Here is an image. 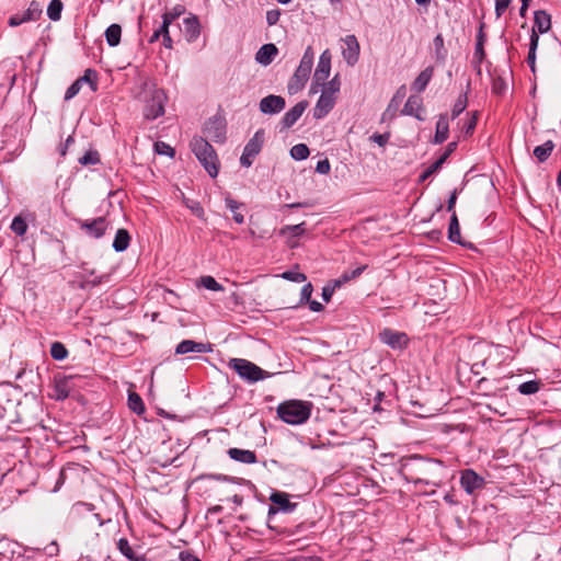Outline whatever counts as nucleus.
<instances>
[{"label":"nucleus","mask_w":561,"mask_h":561,"mask_svg":"<svg viewBox=\"0 0 561 561\" xmlns=\"http://www.w3.org/2000/svg\"><path fill=\"white\" fill-rule=\"evenodd\" d=\"M468 100L467 93L461 94L455 102L451 110V118L455 119L458 117L467 107Z\"/></svg>","instance_id":"nucleus-43"},{"label":"nucleus","mask_w":561,"mask_h":561,"mask_svg":"<svg viewBox=\"0 0 561 561\" xmlns=\"http://www.w3.org/2000/svg\"><path fill=\"white\" fill-rule=\"evenodd\" d=\"M331 72V53L325 49L319 58L316 71L313 73L310 93H317L321 84H325Z\"/></svg>","instance_id":"nucleus-8"},{"label":"nucleus","mask_w":561,"mask_h":561,"mask_svg":"<svg viewBox=\"0 0 561 561\" xmlns=\"http://www.w3.org/2000/svg\"><path fill=\"white\" fill-rule=\"evenodd\" d=\"M312 285L310 283L305 284L300 291V304L309 301L312 295Z\"/></svg>","instance_id":"nucleus-54"},{"label":"nucleus","mask_w":561,"mask_h":561,"mask_svg":"<svg viewBox=\"0 0 561 561\" xmlns=\"http://www.w3.org/2000/svg\"><path fill=\"white\" fill-rule=\"evenodd\" d=\"M130 236L126 229H118L116 231L113 248L116 252H123L129 247Z\"/></svg>","instance_id":"nucleus-26"},{"label":"nucleus","mask_w":561,"mask_h":561,"mask_svg":"<svg viewBox=\"0 0 561 561\" xmlns=\"http://www.w3.org/2000/svg\"><path fill=\"white\" fill-rule=\"evenodd\" d=\"M512 0H496L495 1V14L496 18H501L503 13L507 10L510 7Z\"/></svg>","instance_id":"nucleus-53"},{"label":"nucleus","mask_w":561,"mask_h":561,"mask_svg":"<svg viewBox=\"0 0 561 561\" xmlns=\"http://www.w3.org/2000/svg\"><path fill=\"white\" fill-rule=\"evenodd\" d=\"M540 383L537 380H529L520 383L518 386V391L522 394H534L539 391Z\"/></svg>","instance_id":"nucleus-44"},{"label":"nucleus","mask_w":561,"mask_h":561,"mask_svg":"<svg viewBox=\"0 0 561 561\" xmlns=\"http://www.w3.org/2000/svg\"><path fill=\"white\" fill-rule=\"evenodd\" d=\"M307 302L309 304V308L311 311L319 312L323 309L322 304H320L317 300L309 299V301H307Z\"/></svg>","instance_id":"nucleus-63"},{"label":"nucleus","mask_w":561,"mask_h":561,"mask_svg":"<svg viewBox=\"0 0 561 561\" xmlns=\"http://www.w3.org/2000/svg\"><path fill=\"white\" fill-rule=\"evenodd\" d=\"M331 170V164L328 159H323L318 161L316 165V171L320 174H328Z\"/></svg>","instance_id":"nucleus-56"},{"label":"nucleus","mask_w":561,"mask_h":561,"mask_svg":"<svg viewBox=\"0 0 561 561\" xmlns=\"http://www.w3.org/2000/svg\"><path fill=\"white\" fill-rule=\"evenodd\" d=\"M551 27L550 15L545 11H536L534 16L533 32L543 34Z\"/></svg>","instance_id":"nucleus-20"},{"label":"nucleus","mask_w":561,"mask_h":561,"mask_svg":"<svg viewBox=\"0 0 561 561\" xmlns=\"http://www.w3.org/2000/svg\"><path fill=\"white\" fill-rule=\"evenodd\" d=\"M191 148L207 173L216 178L218 175L217 156L211 145L202 137H195L191 141Z\"/></svg>","instance_id":"nucleus-3"},{"label":"nucleus","mask_w":561,"mask_h":561,"mask_svg":"<svg viewBox=\"0 0 561 561\" xmlns=\"http://www.w3.org/2000/svg\"><path fill=\"white\" fill-rule=\"evenodd\" d=\"M128 405L137 414H141L145 412V405H144L142 399L136 392H129Z\"/></svg>","instance_id":"nucleus-39"},{"label":"nucleus","mask_w":561,"mask_h":561,"mask_svg":"<svg viewBox=\"0 0 561 561\" xmlns=\"http://www.w3.org/2000/svg\"><path fill=\"white\" fill-rule=\"evenodd\" d=\"M56 399L64 400L69 396L66 382H58L56 385Z\"/></svg>","instance_id":"nucleus-55"},{"label":"nucleus","mask_w":561,"mask_h":561,"mask_svg":"<svg viewBox=\"0 0 561 561\" xmlns=\"http://www.w3.org/2000/svg\"><path fill=\"white\" fill-rule=\"evenodd\" d=\"M184 33L188 42L195 41L199 36V22L195 15L187 16L183 20Z\"/></svg>","instance_id":"nucleus-23"},{"label":"nucleus","mask_w":561,"mask_h":561,"mask_svg":"<svg viewBox=\"0 0 561 561\" xmlns=\"http://www.w3.org/2000/svg\"><path fill=\"white\" fill-rule=\"evenodd\" d=\"M43 9L39 2L32 1L27 9L21 13L13 14L9 19L10 26H19L30 21H36L42 15Z\"/></svg>","instance_id":"nucleus-10"},{"label":"nucleus","mask_w":561,"mask_h":561,"mask_svg":"<svg viewBox=\"0 0 561 561\" xmlns=\"http://www.w3.org/2000/svg\"><path fill=\"white\" fill-rule=\"evenodd\" d=\"M539 43V36L535 32L530 35V44H529V51L527 56V62L533 71H535V64H536V50Z\"/></svg>","instance_id":"nucleus-32"},{"label":"nucleus","mask_w":561,"mask_h":561,"mask_svg":"<svg viewBox=\"0 0 561 561\" xmlns=\"http://www.w3.org/2000/svg\"><path fill=\"white\" fill-rule=\"evenodd\" d=\"M81 229H84L88 234L94 238H101L107 228L105 218L99 217L92 221H82L80 224Z\"/></svg>","instance_id":"nucleus-16"},{"label":"nucleus","mask_w":561,"mask_h":561,"mask_svg":"<svg viewBox=\"0 0 561 561\" xmlns=\"http://www.w3.org/2000/svg\"><path fill=\"white\" fill-rule=\"evenodd\" d=\"M380 341L392 348H403L408 344L405 333L397 332L391 329H383L379 333Z\"/></svg>","instance_id":"nucleus-13"},{"label":"nucleus","mask_w":561,"mask_h":561,"mask_svg":"<svg viewBox=\"0 0 561 561\" xmlns=\"http://www.w3.org/2000/svg\"><path fill=\"white\" fill-rule=\"evenodd\" d=\"M270 500L273 504L277 505L279 510L290 513L297 504L289 501L288 494L280 491H275L271 494Z\"/></svg>","instance_id":"nucleus-21"},{"label":"nucleus","mask_w":561,"mask_h":561,"mask_svg":"<svg viewBox=\"0 0 561 561\" xmlns=\"http://www.w3.org/2000/svg\"><path fill=\"white\" fill-rule=\"evenodd\" d=\"M77 81L83 87L88 84L92 92L98 90V73L93 69H87L84 75L77 79Z\"/></svg>","instance_id":"nucleus-29"},{"label":"nucleus","mask_w":561,"mask_h":561,"mask_svg":"<svg viewBox=\"0 0 561 561\" xmlns=\"http://www.w3.org/2000/svg\"><path fill=\"white\" fill-rule=\"evenodd\" d=\"M99 161L100 157L96 151H88L79 159V162L83 165L96 164Z\"/></svg>","instance_id":"nucleus-49"},{"label":"nucleus","mask_w":561,"mask_h":561,"mask_svg":"<svg viewBox=\"0 0 561 561\" xmlns=\"http://www.w3.org/2000/svg\"><path fill=\"white\" fill-rule=\"evenodd\" d=\"M449 135V123L447 114H440L436 123L434 144H443Z\"/></svg>","instance_id":"nucleus-22"},{"label":"nucleus","mask_w":561,"mask_h":561,"mask_svg":"<svg viewBox=\"0 0 561 561\" xmlns=\"http://www.w3.org/2000/svg\"><path fill=\"white\" fill-rule=\"evenodd\" d=\"M456 201H457V192L454 191L451 193V195L449 196V199L447 202V210L448 211H453L454 213V207L456 205Z\"/></svg>","instance_id":"nucleus-62"},{"label":"nucleus","mask_w":561,"mask_h":561,"mask_svg":"<svg viewBox=\"0 0 561 561\" xmlns=\"http://www.w3.org/2000/svg\"><path fill=\"white\" fill-rule=\"evenodd\" d=\"M460 485L468 495H473L477 491L485 486V480L473 469H463L460 471Z\"/></svg>","instance_id":"nucleus-9"},{"label":"nucleus","mask_w":561,"mask_h":561,"mask_svg":"<svg viewBox=\"0 0 561 561\" xmlns=\"http://www.w3.org/2000/svg\"><path fill=\"white\" fill-rule=\"evenodd\" d=\"M314 53L311 46H308L300 59L294 76L288 82V92L295 94L300 91L307 83L312 69Z\"/></svg>","instance_id":"nucleus-4"},{"label":"nucleus","mask_w":561,"mask_h":561,"mask_svg":"<svg viewBox=\"0 0 561 561\" xmlns=\"http://www.w3.org/2000/svg\"><path fill=\"white\" fill-rule=\"evenodd\" d=\"M433 73H434V68L433 67H427L425 68L414 80L412 87L415 91L417 92H422L425 90V88L427 87V84L430 83L432 77H433Z\"/></svg>","instance_id":"nucleus-24"},{"label":"nucleus","mask_w":561,"mask_h":561,"mask_svg":"<svg viewBox=\"0 0 561 561\" xmlns=\"http://www.w3.org/2000/svg\"><path fill=\"white\" fill-rule=\"evenodd\" d=\"M229 366L242 378L250 382L265 379L268 375L255 364L243 359L233 358L229 362Z\"/></svg>","instance_id":"nucleus-6"},{"label":"nucleus","mask_w":561,"mask_h":561,"mask_svg":"<svg viewBox=\"0 0 561 561\" xmlns=\"http://www.w3.org/2000/svg\"><path fill=\"white\" fill-rule=\"evenodd\" d=\"M312 403L301 400H287L277 407L278 417L287 424L299 425L310 417Z\"/></svg>","instance_id":"nucleus-1"},{"label":"nucleus","mask_w":561,"mask_h":561,"mask_svg":"<svg viewBox=\"0 0 561 561\" xmlns=\"http://www.w3.org/2000/svg\"><path fill=\"white\" fill-rule=\"evenodd\" d=\"M50 355L56 360H62L68 356V351L60 342H54L50 346Z\"/></svg>","instance_id":"nucleus-42"},{"label":"nucleus","mask_w":561,"mask_h":561,"mask_svg":"<svg viewBox=\"0 0 561 561\" xmlns=\"http://www.w3.org/2000/svg\"><path fill=\"white\" fill-rule=\"evenodd\" d=\"M282 278L294 282V283H304L306 280V275L298 271H286L282 275Z\"/></svg>","instance_id":"nucleus-48"},{"label":"nucleus","mask_w":561,"mask_h":561,"mask_svg":"<svg viewBox=\"0 0 561 561\" xmlns=\"http://www.w3.org/2000/svg\"><path fill=\"white\" fill-rule=\"evenodd\" d=\"M553 148L554 144L551 140H547L545 144L537 146L534 149V156L538 159L539 162H543L549 158Z\"/></svg>","instance_id":"nucleus-31"},{"label":"nucleus","mask_w":561,"mask_h":561,"mask_svg":"<svg viewBox=\"0 0 561 561\" xmlns=\"http://www.w3.org/2000/svg\"><path fill=\"white\" fill-rule=\"evenodd\" d=\"M13 233L19 237H23L27 231L26 220L21 216H15L10 226Z\"/></svg>","instance_id":"nucleus-36"},{"label":"nucleus","mask_w":561,"mask_h":561,"mask_svg":"<svg viewBox=\"0 0 561 561\" xmlns=\"http://www.w3.org/2000/svg\"><path fill=\"white\" fill-rule=\"evenodd\" d=\"M477 116L476 115H472L468 122L465 124L463 126V131L466 133V135H470L472 134V131L474 130L476 126H477Z\"/></svg>","instance_id":"nucleus-59"},{"label":"nucleus","mask_w":561,"mask_h":561,"mask_svg":"<svg viewBox=\"0 0 561 561\" xmlns=\"http://www.w3.org/2000/svg\"><path fill=\"white\" fill-rule=\"evenodd\" d=\"M309 154H310L309 148L305 144H297V145L293 146L290 149V157L297 161L307 159L309 157Z\"/></svg>","instance_id":"nucleus-38"},{"label":"nucleus","mask_w":561,"mask_h":561,"mask_svg":"<svg viewBox=\"0 0 561 561\" xmlns=\"http://www.w3.org/2000/svg\"><path fill=\"white\" fill-rule=\"evenodd\" d=\"M144 101V116L148 121H153L164 114L168 95L163 89L151 85Z\"/></svg>","instance_id":"nucleus-5"},{"label":"nucleus","mask_w":561,"mask_h":561,"mask_svg":"<svg viewBox=\"0 0 561 561\" xmlns=\"http://www.w3.org/2000/svg\"><path fill=\"white\" fill-rule=\"evenodd\" d=\"M280 16L279 10H270L266 12V22L270 26L275 25Z\"/></svg>","instance_id":"nucleus-57"},{"label":"nucleus","mask_w":561,"mask_h":561,"mask_svg":"<svg viewBox=\"0 0 561 561\" xmlns=\"http://www.w3.org/2000/svg\"><path fill=\"white\" fill-rule=\"evenodd\" d=\"M474 57L478 59V61H481L483 59V57H484L482 35H480L478 41H477L476 50H474Z\"/></svg>","instance_id":"nucleus-58"},{"label":"nucleus","mask_w":561,"mask_h":561,"mask_svg":"<svg viewBox=\"0 0 561 561\" xmlns=\"http://www.w3.org/2000/svg\"><path fill=\"white\" fill-rule=\"evenodd\" d=\"M322 88L321 95L313 107V116L317 119L324 118L334 107L337 95L341 89V81L339 75H335Z\"/></svg>","instance_id":"nucleus-2"},{"label":"nucleus","mask_w":561,"mask_h":561,"mask_svg":"<svg viewBox=\"0 0 561 561\" xmlns=\"http://www.w3.org/2000/svg\"><path fill=\"white\" fill-rule=\"evenodd\" d=\"M197 286H202L208 290H213V291H221L224 290V287L221 286V284H219L213 276H202L198 282H197Z\"/></svg>","instance_id":"nucleus-34"},{"label":"nucleus","mask_w":561,"mask_h":561,"mask_svg":"<svg viewBox=\"0 0 561 561\" xmlns=\"http://www.w3.org/2000/svg\"><path fill=\"white\" fill-rule=\"evenodd\" d=\"M172 23L171 22H167V19L162 15V24L160 25V27L158 30H156L153 32V34L151 35L149 42L153 43V42L158 41L161 36L163 37L165 35H170L169 26Z\"/></svg>","instance_id":"nucleus-45"},{"label":"nucleus","mask_w":561,"mask_h":561,"mask_svg":"<svg viewBox=\"0 0 561 561\" xmlns=\"http://www.w3.org/2000/svg\"><path fill=\"white\" fill-rule=\"evenodd\" d=\"M371 138L379 146H385L387 144L389 137H388V135L375 134V135H373Z\"/></svg>","instance_id":"nucleus-60"},{"label":"nucleus","mask_w":561,"mask_h":561,"mask_svg":"<svg viewBox=\"0 0 561 561\" xmlns=\"http://www.w3.org/2000/svg\"><path fill=\"white\" fill-rule=\"evenodd\" d=\"M285 105L283 96L271 94L260 101L259 107L263 114L274 115L280 113Z\"/></svg>","instance_id":"nucleus-12"},{"label":"nucleus","mask_w":561,"mask_h":561,"mask_svg":"<svg viewBox=\"0 0 561 561\" xmlns=\"http://www.w3.org/2000/svg\"><path fill=\"white\" fill-rule=\"evenodd\" d=\"M210 352V345L202 342H195L193 340H183L175 347L176 355H184L188 353H208Z\"/></svg>","instance_id":"nucleus-15"},{"label":"nucleus","mask_w":561,"mask_h":561,"mask_svg":"<svg viewBox=\"0 0 561 561\" xmlns=\"http://www.w3.org/2000/svg\"><path fill=\"white\" fill-rule=\"evenodd\" d=\"M423 113V100L419 95H410L401 111L402 115L413 116L419 121H424Z\"/></svg>","instance_id":"nucleus-14"},{"label":"nucleus","mask_w":561,"mask_h":561,"mask_svg":"<svg viewBox=\"0 0 561 561\" xmlns=\"http://www.w3.org/2000/svg\"><path fill=\"white\" fill-rule=\"evenodd\" d=\"M82 89V85L76 80L66 91L65 93V100L69 101L72 98H75L80 90Z\"/></svg>","instance_id":"nucleus-52"},{"label":"nucleus","mask_w":561,"mask_h":561,"mask_svg":"<svg viewBox=\"0 0 561 561\" xmlns=\"http://www.w3.org/2000/svg\"><path fill=\"white\" fill-rule=\"evenodd\" d=\"M277 54L278 49L274 44H265L257 50L255 60L263 66H268Z\"/></svg>","instance_id":"nucleus-19"},{"label":"nucleus","mask_w":561,"mask_h":561,"mask_svg":"<svg viewBox=\"0 0 561 561\" xmlns=\"http://www.w3.org/2000/svg\"><path fill=\"white\" fill-rule=\"evenodd\" d=\"M448 239L458 244H463L460 236V227L456 213L454 211L448 227Z\"/></svg>","instance_id":"nucleus-27"},{"label":"nucleus","mask_w":561,"mask_h":561,"mask_svg":"<svg viewBox=\"0 0 561 561\" xmlns=\"http://www.w3.org/2000/svg\"><path fill=\"white\" fill-rule=\"evenodd\" d=\"M185 205L196 217L204 218L205 211L198 202L187 199Z\"/></svg>","instance_id":"nucleus-50"},{"label":"nucleus","mask_w":561,"mask_h":561,"mask_svg":"<svg viewBox=\"0 0 561 561\" xmlns=\"http://www.w3.org/2000/svg\"><path fill=\"white\" fill-rule=\"evenodd\" d=\"M227 454L232 460L241 463L251 465L257 461L255 453L249 449L233 447L229 448Z\"/></svg>","instance_id":"nucleus-18"},{"label":"nucleus","mask_w":561,"mask_h":561,"mask_svg":"<svg viewBox=\"0 0 561 561\" xmlns=\"http://www.w3.org/2000/svg\"><path fill=\"white\" fill-rule=\"evenodd\" d=\"M64 4L60 0H51L47 8V15L51 21H59Z\"/></svg>","instance_id":"nucleus-37"},{"label":"nucleus","mask_w":561,"mask_h":561,"mask_svg":"<svg viewBox=\"0 0 561 561\" xmlns=\"http://www.w3.org/2000/svg\"><path fill=\"white\" fill-rule=\"evenodd\" d=\"M456 146H457L456 142L448 144L445 152L440 157H445L446 156V160H447L448 157L451 154V152L456 149Z\"/></svg>","instance_id":"nucleus-64"},{"label":"nucleus","mask_w":561,"mask_h":561,"mask_svg":"<svg viewBox=\"0 0 561 561\" xmlns=\"http://www.w3.org/2000/svg\"><path fill=\"white\" fill-rule=\"evenodd\" d=\"M446 162V156L445 157H439L435 162H433L431 165H428L424 171L423 173L420 175V181L421 182H424L425 180H427L430 176H432L433 174H435L440 168L442 165Z\"/></svg>","instance_id":"nucleus-35"},{"label":"nucleus","mask_w":561,"mask_h":561,"mask_svg":"<svg viewBox=\"0 0 561 561\" xmlns=\"http://www.w3.org/2000/svg\"><path fill=\"white\" fill-rule=\"evenodd\" d=\"M342 42V56L348 66H354L359 59V43L355 35H346Z\"/></svg>","instance_id":"nucleus-11"},{"label":"nucleus","mask_w":561,"mask_h":561,"mask_svg":"<svg viewBox=\"0 0 561 561\" xmlns=\"http://www.w3.org/2000/svg\"><path fill=\"white\" fill-rule=\"evenodd\" d=\"M122 27L118 24H111L105 31V38L110 46L115 47L119 44Z\"/></svg>","instance_id":"nucleus-28"},{"label":"nucleus","mask_w":561,"mask_h":561,"mask_svg":"<svg viewBox=\"0 0 561 561\" xmlns=\"http://www.w3.org/2000/svg\"><path fill=\"white\" fill-rule=\"evenodd\" d=\"M364 270H365V266H360L351 272L343 273L341 275V277L335 282L336 286H340L344 283H347L351 279L358 277L363 273Z\"/></svg>","instance_id":"nucleus-46"},{"label":"nucleus","mask_w":561,"mask_h":561,"mask_svg":"<svg viewBox=\"0 0 561 561\" xmlns=\"http://www.w3.org/2000/svg\"><path fill=\"white\" fill-rule=\"evenodd\" d=\"M154 151L161 156L174 157V149L164 141H157L154 144Z\"/></svg>","instance_id":"nucleus-47"},{"label":"nucleus","mask_w":561,"mask_h":561,"mask_svg":"<svg viewBox=\"0 0 561 561\" xmlns=\"http://www.w3.org/2000/svg\"><path fill=\"white\" fill-rule=\"evenodd\" d=\"M435 48V56L437 60L444 61L447 56V50L444 45V37L442 34H437L433 41Z\"/></svg>","instance_id":"nucleus-40"},{"label":"nucleus","mask_w":561,"mask_h":561,"mask_svg":"<svg viewBox=\"0 0 561 561\" xmlns=\"http://www.w3.org/2000/svg\"><path fill=\"white\" fill-rule=\"evenodd\" d=\"M226 207L232 213L233 220L242 225L244 222V216L239 211V209L243 206L241 203L232 199L229 195L225 198Z\"/></svg>","instance_id":"nucleus-30"},{"label":"nucleus","mask_w":561,"mask_h":561,"mask_svg":"<svg viewBox=\"0 0 561 561\" xmlns=\"http://www.w3.org/2000/svg\"><path fill=\"white\" fill-rule=\"evenodd\" d=\"M108 278H110L108 275L95 276L94 272H90V273L83 275L80 287L82 289L92 288V287L99 286L103 283H107Z\"/></svg>","instance_id":"nucleus-25"},{"label":"nucleus","mask_w":561,"mask_h":561,"mask_svg":"<svg viewBox=\"0 0 561 561\" xmlns=\"http://www.w3.org/2000/svg\"><path fill=\"white\" fill-rule=\"evenodd\" d=\"M184 7L176 5L171 11L165 12L163 16L167 19V22L173 23L180 15L184 13Z\"/></svg>","instance_id":"nucleus-51"},{"label":"nucleus","mask_w":561,"mask_h":561,"mask_svg":"<svg viewBox=\"0 0 561 561\" xmlns=\"http://www.w3.org/2000/svg\"><path fill=\"white\" fill-rule=\"evenodd\" d=\"M306 231V224L301 222L298 225H288L280 229L279 233L284 237H300Z\"/></svg>","instance_id":"nucleus-33"},{"label":"nucleus","mask_w":561,"mask_h":561,"mask_svg":"<svg viewBox=\"0 0 561 561\" xmlns=\"http://www.w3.org/2000/svg\"><path fill=\"white\" fill-rule=\"evenodd\" d=\"M265 140V133L263 129L255 131L253 137L244 146L243 152L240 157V163L244 168L252 165L255 157L261 152Z\"/></svg>","instance_id":"nucleus-7"},{"label":"nucleus","mask_w":561,"mask_h":561,"mask_svg":"<svg viewBox=\"0 0 561 561\" xmlns=\"http://www.w3.org/2000/svg\"><path fill=\"white\" fill-rule=\"evenodd\" d=\"M117 549L128 560L135 561L137 559L133 548L129 545V541L126 538H121L117 541Z\"/></svg>","instance_id":"nucleus-41"},{"label":"nucleus","mask_w":561,"mask_h":561,"mask_svg":"<svg viewBox=\"0 0 561 561\" xmlns=\"http://www.w3.org/2000/svg\"><path fill=\"white\" fill-rule=\"evenodd\" d=\"M181 561H202L198 557L191 552H181L180 553Z\"/></svg>","instance_id":"nucleus-61"},{"label":"nucleus","mask_w":561,"mask_h":561,"mask_svg":"<svg viewBox=\"0 0 561 561\" xmlns=\"http://www.w3.org/2000/svg\"><path fill=\"white\" fill-rule=\"evenodd\" d=\"M308 106V103L305 101L298 102L295 106H293L282 118V124L284 128L291 127L304 114Z\"/></svg>","instance_id":"nucleus-17"}]
</instances>
